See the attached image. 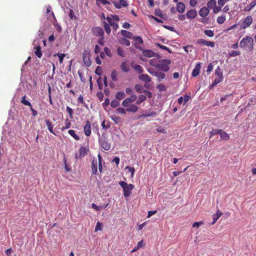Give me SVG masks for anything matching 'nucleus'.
<instances>
[{
  "label": "nucleus",
  "instance_id": "1",
  "mask_svg": "<svg viewBox=\"0 0 256 256\" xmlns=\"http://www.w3.org/2000/svg\"><path fill=\"white\" fill-rule=\"evenodd\" d=\"M240 46L242 48L248 49L252 51L254 48V40L252 38L246 36L240 42Z\"/></svg>",
  "mask_w": 256,
  "mask_h": 256
},
{
  "label": "nucleus",
  "instance_id": "2",
  "mask_svg": "<svg viewBox=\"0 0 256 256\" xmlns=\"http://www.w3.org/2000/svg\"><path fill=\"white\" fill-rule=\"evenodd\" d=\"M119 184L123 189L124 196V197H128L132 194V190L134 188V186L132 184H128L124 181L119 182Z\"/></svg>",
  "mask_w": 256,
  "mask_h": 256
},
{
  "label": "nucleus",
  "instance_id": "3",
  "mask_svg": "<svg viewBox=\"0 0 256 256\" xmlns=\"http://www.w3.org/2000/svg\"><path fill=\"white\" fill-rule=\"evenodd\" d=\"M171 63V60L168 59H164L158 61V64L156 68L160 70L166 72L169 70V64Z\"/></svg>",
  "mask_w": 256,
  "mask_h": 256
},
{
  "label": "nucleus",
  "instance_id": "4",
  "mask_svg": "<svg viewBox=\"0 0 256 256\" xmlns=\"http://www.w3.org/2000/svg\"><path fill=\"white\" fill-rule=\"evenodd\" d=\"M26 95L24 96L20 100V102L25 106H30V110L32 112V116L34 117H36L38 115V112L34 110L30 102L28 100H26Z\"/></svg>",
  "mask_w": 256,
  "mask_h": 256
},
{
  "label": "nucleus",
  "instance_id": "5",
  "mask_svg": "<svg viewBox=\"0 0 256 256\" xmlns=\"http://www.w3.org/2000/svg\"><path fill=\"white\" fill-rule=\"evenodd\" d=\"M99 142L101 147L105 150H108L110 148V143L105 137H102L100 138Z\"/></svg>",
  "mask_w": 256,
  "mask_h": 256
},
{
  "label": "nucleus",
  "instance_id": "6",
  "mask_svg": "<svg viewBox=\"0 0 256 256\" xmlns=\"http://www.w3.org/2000/svg\"><path fill=\"white\" fill-rule=\"evenodd\" d=\"M196 44L201 46H206L208 47L214 48V43L212 41H208L202 38L198 39Z\"/></svg>",
  "mask_w": 256,
  "mask_h": 256
},
{
  "label": "nucleus",
  "instance_id": "7",
  "mask_svg": "<svg viewBox=\"0 0 256 256\" xmlns=\"http://www.w3.org/2000/svg\"><path fill=\"white\" fill-rule=\"evenodd\" d=\"M215 74L216 76V77L215 78L214 80V84H218L222 81V80L223 78V74L219 66H218L216 70Z\"/></svg>",
  "mask_w": 256,
  "mask_h": 256
},
{
  "label": "nucleus",
  "instance_id": "8",
  "mask_svg": "<svg viewBox=\"0 0 256 256\" xmlns=\"http://www.w3.org/2000/svg\"><path fill=\"white\" fill-rule=\"evenodd\" d=\"M83 62L86 66H90L92 62L90 60V53L88 50H85L83 53Z\"/></svg>",
  "mask_w": 256,
  "mask_h": 256
},
{
  "label": "nucleus",
  "instance_id": "9",
  "mask_svg": "<svg viewBox=\"0 0 256 256\" xmlns=\"http://www.w3.org/2000/svg\"><path fill=\"white\" fill-rule=\"evenodd\" d=\"M252 16H247L244 18V21L242 22L241 24L240 28L242 30L246 29V28L248 27L252 24Z\"/></svg>",
  "mask_w": 256,
  "mask_h": 256
},
{
  "label": "nucleus",
  "instance_id": "10",
  "mask_svg": "<svg viewBox=\"0 0 256 256\" xmlns=\"http://www.w3.org/2000/svg\"><path fill=\"white\" fill-rule=\"evenodd\" d=\"M137 98L138 97L136 94L132 95L130 97L128 98L123 100L122 102V106L124 107L128 106L130 104L136 101Z\"/></svg>",
  "mask_w": 256,
  "mask_h": 256
},
{
  "label": "nucleus",
  "instance_id": "11",
  "mask_svg": "<svg viewBox=\"0 0 256 256\" xmlns=\"http://www.w3.org/2000/svg\"><path fill=\"white\" fill-rule=\"evenodd\" d=\"M112 3L116 8H120L128 6L126 0H120L118 2L116 0H112Z\"/></svg>",
  "mask_w": 256,
  "mask_h": 256
},
{
  "label": "nucleus",
  "instance_id": "12",
  "mask_svg": "<svg viewBox=\"0 0 256 256\" xmlns=\"http://www.w3.org/2000/svg\"><path fill=\"white\" fill-rule=\"evenodd\" d=\"M84 130L86 136H89L92 133L91 124L89 120H86L84 126Z\"/></svg>",
  "mask_w": 256,
  "mask_h": 256
},
{
  "label": "nucleus",
  "instance_id": "13",
  "mask_svg": "<svg viewBox=\"0 0 256 256\" xmlns=\"http://www.w3.org/2000/svg\"><path fill=\"white\" fill-rule=\"evenodd\" d=\"M133 40H134V46L136 48L141 50L140 45L143 44V40L140 36H134Z\"/></svg>",
  "mask_w": 256,
  "mask_h": 256
},
{
  "label": "nucleus",
  "instance_id": "14",
  "mask_svg": "<svg viewBox=\"0 0 256 256\" xmlns=\"http://www.w3.org/2000/svg\"><path fill=\"white\" fill-rule=\"evenodd\" d=\"M94 34L98 36H102L104 32L102 28L100 27H95L92 30Z\"/></svg>",
  "mask_w": 256,
  "mask_h": 256
},
{
  "label": "nucleus",
  "instance_id": "15",
  "mask_svg": "<svg viewBox=\"0 0 256 256\" xmlns=\"http://www.w3.org/2000/svg\"><path fill=\"white\" fill-rule=\"evenodd\" d=\"M138 79L145 82H150L152 80V78L150 76L147 74H141L138 76Z\"/></svg>",
  "mask_w": 256,
  "mask_h": 256
},
{
  "label": "nucleus",
  "instance_id": "16",
  "mask_svg": "<svg viewBox=\"0 0 256 256\" xmlns=\"http://www.w3.org/2000/svg\"><path fill=\"white\" fill-rule=\"evenodd\" d=\"M130 65L138 73L142 74L144 72L143 68L140 65L136 64L134 62H132Z\"/></svg>",
  "mask_w": 256,
  "mask_h": 256
},
{
  "label": "nucleus",
  "instance_id": "17",
  "mask_svg": "<svg viewBox=\"0 0 256 256\" xmlns=\"http://www.w3.org/2000/svg\"><path fill=\"white\" fill-rule=\"evenodd\" d=\"M106 20L110 25L112 26L114 30H116L118 29V24L116 23V22L113 21L111 17L107 16Z\"/></svg>",
  "mask_w": 256,
  "mask_h": 256
},
{
  "label": "nucleus",
  "instance_id": "18",
  "mask_svg": "<svg viewBox=\"0 0 256 256\" xmlns=\"http://www.w3.org/2000/svg\"><path fill=\"white\" fill-rule=\"evenodd\" d=\"M91 168L92 174H96L98 172V160L96 159H93L92 163Z\"/></svg>",
  "mask_w": 256,
  "mask_h": 256
},
{
  "label": "nucleus",
  "instance_id": "19",
  "mask_svg": "<svg viewBox=\"0 0 256 256\" xmlns=\"http://www.w3.org/2000/svg\"><path fill=\"white\" fill-rule=\"evenodd\" d=\"M45 122L50 132L54 135H56L54 130V125L52 122H51L50 120H46Z\"/></svg>",
  "mask_w": 256,
  "mask_h": 256
},
{
  "label": "nucleus",
  "instance_id": "20",
  "mask_svg": "<svg viewBox=\"0 0 256 256\" xmlns=\"http://www.w3.org/2000/svg\"><path fill=\"white\" fill-rule=\"evenodd\" d=\"M200 62H198L192 70V75L193 76H197L200 74Z\"/></svg>",
  "mask_w": 256,
  "mask_h": 256
},
{
  "label": "nucleus",
  "instance_id": "21",
  "mask_svg": "<svg viewBox=\"0 0 256 256\" xmlns=\"http://www.w3.org/2000/svg\"><path fill=\"white\" fill-rule=\"evenodd\" d=\"M176 6V10L180 13H182L184 12L186 7L184 4L182 2H178Z\"/></svg>",
  "mask_w": 256,
  "mask_h": 256
},
{
  "label": "nucleus",
  "instance_id": "22",
  "mask_svg": "<svg viewBox=\"0 0 256 256\" xmlns=\"http://www.w3.org/2000/svg\"><path fill=\"white\" fill-rule=\"evenodd\" d=\"M142 52L144 56L148 58L153 57L155 55L154 52L150 50H144Z\"/></svg>",
  "mask_w": 256,
  "mask_h": 256
},
{
  "label": "nucleus",
  "instance_id": "23",
  "mask_svg": "<svg viewBox=\"0 0 256 256\" xmlns=\"http://www.w3.org/2000/svg\"><path fill=\"white\" fill-rule=\"evenodd\" d=\"M209 10L206 7L202 8L199 11V14L202 17H205L208 15Z\"/></svg>",
  "mask_w": 256,
  "mask_h": 256
},
{
  "label": "nucleus",
  "instance_id": "24",
  "mask_svg": "<svg viewBox=\"0 0 256 256\" xmlns=\"http://www.w3.org/2000/svg\"><path fill=\"white\" fill-rule=\"evenodd\" d=\"M197 15L196 11L194 10H190L186 13V16L190 19L194 18Z\"/></svg>",
  "mask_w": 256,
  "mask_h": 256
},
{
  "label": "nucleus",
  "instance_id": "25",
  "mask_svg": "<svg viewBox=\"0 0 256 256\" xmlns=\"http://www.w3.org/2000/svg\"><path fill=\"white\" fill-rule=\"evenodd\" d=\"M126 108H126V111L129 112H136L138 110V106L135 104H130V105L129 104L128 106H127Z\"/></svg>",
  "mask_w": 256,
  "mask_h": 256
},
{
  "label": "nucleus",
  "instance_id": "26",
  "mask_svg": "<svg viewBox=\"0 0 256 256\" xmlns=\"http://www.w3.org/2000/svg\"><path fill=\"white\" fill-rule=\"evenodd\" d=\"M120 34L122 36H124L125 38L133 39L132 34L128 31H127L126 30H122L120 32Z\"/></svg>",
  "mask_w": 256,
  "mask_h": 256
},
{
  "label": "nucleus",
  "instance_id": "27",
  "mask_svg": "<svg viewBox=\"0 0 256 256\" xmlns=\"http://www.w3.org/2000/svg\"><path fill=\"white\" fill-rule=\"evenodd\" d=\"M256 5V0H254L244 8L245 12L250 11Z\"/></svg>",
  "mask_w": 256,
  "mask_h": 256
},
{
  "label": "nucleus",
  "instance_id": "28",
  "mask_svg": "<svg viewBox=\"0 0 256 256\" xmlns=\"http://www.w3.org/2000/svg\"><path fill=\"white\" fill-rule=\"evenodd\" d=\"M219 134L222 140H228L230 139L229 135L222 130H220V132Z\"/></svg>",
  "mask_w": 256,
  "mask_h": 256
},
{
  "label": "nucleus",
  "instance_id": "29",
  "mask_svg": "<svg viewBox=\"0 0 256 256\" xmlns=\"http://www.w3.org/2000/svg\"><path fill=\"white\" fill-rule=\"evenodd\" d=\"M155 76L158 78V82H161L165 78L166 74L164 72L157 71Z\"/></svg>",
  "mask_w": 256,
  "mask_h": 256
},
{
  "label": "nucleus",
  "instance_id": "30",
  "mask_svg": "<svg viewBox=\"0 0 256 256\" xmlns=\"http://www.w3.org/2000/svg\"><path fill=\"white\" fill-rule=\"evenodd\" d=\"M71 125H72V123H71L70 121L68 118H66L65 120L64 126H62L60 128V130L62 131H64L65 130L70 128L71 126Z\"/></svg>",
  "mask_w": 256,
  "mask_h": 256
},
{
  "label": "nucleus",
  "instance_id": "31",
  "mask_svg": "<svg viewBox=\"0 0 256 256\" xmlns=\"http://www.w3.org/2000/svg\"><path fill=\"white\" fill-rule=\"evenodd\" d=\"M146 96L144 94H140L138 96V100L136 101V104L138 105L140 104L142 102H144L146 100Z\"/></svg>",
  "mask_w": 256,
  "mask_h": 256
},
{
  "label": "nucleus",
  "instance_id": "32",
  "mask_svg": "<svg viewBox=\"0 0 256 256\" xmlns=\"http://www.w3.org/2000/svg\"><path fill=\"white\" fill-rule=\"evenodd\" d=\"M120 68L124 72H128L130 70L129 66L126 62H123L122 63Z\"/></svg>",
  "mask_w": 256,
  "mask_h": 256
},
{
  "label": "nucleus",
  "instance_id": "33",
  "mask_svg": "<svg viewBox=\"0 0 256 256\" xmlns=\"http://www.w3.org/2000/svg\"><path fill=\"white\" fill-rule=\"evenodd\" d=\"M111 118L116 124L120 125L122 123V119L119 116H111Z\"/></svg>",
  "mask_w": 256,
  "mask_h": 256
},
{
  "label": "nucleus",
  "instance_id": "34",
  "mask_svg": "<svg viewBox=\"0 0 256 256\" xmlns=\"http://www.w3.org/2000/svg\"><path fill=\"white\" fill-rule=\"evenodd\" d=\"M87 149L84 146H81L79 149L80 156L84 157L87 154Z\"/></svg>",
  "mask_w": 256,
  "mask_h": 256
},
{
  "label": "nucleus",
  "instance_id": "35",
  "mask_svg": "<svg viewBox=\"0 0 256 256\" xmlns=\"http://www.w3.org/2000/svg\"><path fill=\"white\" fill-rule=\"evenodd\" d=\"M216 5V0H210L207 3L208 8L213 9Z\"/></svg>",
  "mask_w": 256,
  "mask_h": 256
},
{
  "label": "nucleus",
  "instance_id": "36",
  "mask_svg": "<svg viewBox=\"0 0 256 256\" xmlns=\"http://www.w3.org/2000/svg\"><path fill=\"white\" fill-rule=\"evenodd\" d=\"M35 51H34V54H35L38 58H41L42 56V51H41V48L40 46H36V48H35Z\"/></svg>",
  "mask_w": 256,
  "mask_h": 256
},
{
  "label": "nucleus",
  "instance_id": "37",
  "mask_svg": "<svg viewBox=\"0 0 256 256\" xmlns=\"http://www.w3.org/2000/svg\"><path fill=\"white\" fill-rule=\"evenodd\" d=\"M144 246V242L142 240L138 242L137 246H135L134 249L132 250V252H134L138 250L139 248L142 247Z\"/></svg>",
  "mask_w": 256,
  "mask_h": 256
},
{
  "label": "nucleus",
  "instance_id": "38",
  "mask_svg": "<svg viewBox=\"0 0 256 256\" xmlns=\"http://www.w3.org/2000/svg\"><path fill=\"white\" fill-rule=\"evenodd\" d=\"M134 88H135V90H136V92H137L138 93H142V92L144 93V92L145 90L144 89L143 86L139 84H136L135 86H134Z\"/></svg>",
  "mask_w": 256,
  "mask_h": 256
},
{
  "label": "nucleus",
  "instance_id": "39",
  "mask_svg": "<svg viewBox=\"0 0 256 256\" xmlns=\"http://www.w3.org/2000/svg\"><path fill=\"white\" fill-rule=\"evenodd\" d=\"M68 133L76 140H80V137L76 134L75 131L73 130H70L68 131Z\"/></svg>",
  "mask_w": 256,
  "mask_h": 256
},
{
  "label": "nucleus",
  "instance_id": "40",
  "mask_svg": "<svg viewBox=\"0 0 256 256\" xmlns=\"http://www.w3.org/2000/svg\"><path fill=\"white\" fill-rule=\"evenodd\" d=\"M124 97L125 94L123 92H118L116 94V98L118 100H121Z\"/></svg>",
  "mask_w": 256,
  "mask_h": 256
},
{
  "label": "nucleus",
  "instance_id": "41",
  "mask_svg": "<svg viewBox=\"0 0 256 256\" xmlns=\"http://www.w3.org/2000/svg\"><path fill=\"white\" fill-rule=\"evenodd\" d=\"M104 28L106 31V32L107 34H110L111 32V29L110 28V25L109 24H107L106 22H104Z\"/></svg>",
  "mask_w": 256,
  "mask_h": 256
},
{
  "label": "nucleus",
  "instance_id": "42",
  "mask_svg": "<svg viewBox=\"0 0 256 256\" xmlns=\"http://www.w3.org/2000/svg\"><path fill=\"white\" fill-rule=\"evenodd\" d=\"M117 54L118 56L122 57L126 56V52L124 50H122L120 47H118L117 48Z\"/></svg>",
  "mask_w": 256,
  "mask_h": 256
},
{
  "label": "nucleus",
  "instance_id": "43",
  "mask_svg": "<svg viewBox=\"0 0 256 256\" xmlns=\"http://www.w3.org/2000/svg\"><path fill=\"white\" fill-rule=\"evenodd\" d=\"M98 170L100 173L102 172V158L101 156L99 154L98 155Z\"/></svg>",
  "mask_w": 256,
  "mask_h": 256
},
{
  "label": "nucleus",
  "instance_id": "44",
  "mask_svg": "<svg viewBox=\"0 0 256 256\" xmlns=\"http://www.w3.org/2000/svg\"><path fill=\"white\" fill-rule=\"evenodd\" d=\"M156 112H146L142 115V117H149L150 116H156Z\"/></svg>",
  "mask_w": 256,
  "mask_h": 256
},
{
  "label": "nucleus",
  "instance_id": "45",
  "mask_svg": "<svg viewBox=\"0 0 256 256\" xmlns=\"http://www.w3.org/2000/svg\"><path fill=\"white\" fill-rule=\"evenodd\" d=\"M120 44L125 45L126 46H129L130 44V42L128 40H127L125 38H122L120 40Z\"/></svg>",
  "mask_w": 256,
  "mask_h": 256
},
{
  "label": "nucleus",
  "instance_id": "46",
  "mask_svg": "<svg viewBox=\"0 0 256 256\" xmlns=\"http://www.w3.org/2000/svg\"><path fill=\"white\" fill-rule=\"evenodd\" d=\"M66 110L67 112L69 114L70 118L72 119L73 118V114H74V110H73L70 108V106H67L66 108Z\"/></svg>",
  "mask_w": 256,
  "mask_h": 256
},
{
  "label": "nucleus",
  "instance_id": "47",
  "mask_svg": "<svg viewBox=\"0 0 256 256\" xmlns=\"http://www.w3.org/2000/svg\"><path fill=\"white\" fill-rule=\"evenodd\" d=\"M111 78L113 81H116L118 80V74L116 70H113L111 74Z\"/></svg>",
  "mask_w": 256,
  "mask_h": 256
},
{
  "label": "nucleus",
  "instance_id": "48",
  "mask_svg": "<svg viewBox=\"0 0 256 256\" xmlns=\"http://www.w3.org/2000/svg\"><path fill=\"white\" fill-rule=\"evenodd\" d=\"M149 64L150 66H155L156 68L158 64V61L157 60L153 58L150 60Z\"/></svg>",
  "mask_w": 256,
  "mask_h": 256
},
{
  "label": "nucleus",
  "instance_id": "49",
  "mask_svg": "<svg viewBox=\"0 0 256 256\" xmlns=\"http://www.w3.org/2000/svg\"><path fill=\"white\" fill-rule=\"evenodd\" d=\"M96 4L98 6H100L101 4L105 5L106 4H110V2L107 0H96Z\"/></svg>",
  "mask_w": 256,
  "mask_h": 256
},
{
  "label": "nucleus",
  "instance_id": "50",
  "mask_svg": "<svg viewBox=\"0 0 256 256\" xmlns=\"http://www.w3.org/2000/svg\"><path fill=\"white\" fill-rule=\"evenodd\" d=\"M220 129H213L211 132H210V137L216 134H219L220 132Z\"/></svg>",
  "mask_w": 256,
  "mask_h": 256
},
{
  "label": "nucleus",
  "instance_id": "51",
  "mask_svg": "<svg viewBox=\"0 0 256 256\" xmlns=\"http://www.w3.org/2000/svg\"><path fill=\"white\" fill-rule=\"evenodd\" d=\"M204 33L206 35L209 37H212L214 36V32L212 30H206L204 31Z\"/></svg>",
  "mask_w": 256,
  "mask_h": 256
},
{
  "label": "nucleus",
  "instance_id": "52",
  "mask_svg": "<svg viewBox=\"0 0 256 256\" xmlns=\"http://www.w3.org/2000/svg\"><path fill=\"white\" fill-rule=\"evenodd\" d=\"M226 20V17L224 16H218L216 21L219 24H223Z\"/></svg>",
  "mask_w": 256,
  "mask_h": 256
},
{
  "label": "nucleus",
  "instance_id": "53",
  "mask_svg": "<svg viewBox=\"0 0 256 256\" xmlns=\"http://www.w3.org/2000/svg\"><path fill=\"white\" fill-rule=\"evenodd\" d=\"M240 54V51H234L232 50L229 52V55L232 57L236 56H239Z\"/></svg>",
  "mask_w": 256,
  "mask_h": 256
},
{
  "label": "nucleus",
  "instance_id": "54",
  "mask_svg": "<svg viewBox=\"0 0 256 256\" xmlns=\"http://www.w3.org/2000/svg\"><path fill=\"white\" fill-rule=\"evenodd\" d=\"M56 55L58 56L60 62V64L62 63L64 58V56H66L65 54L58 52V53L56 54Z\"/></svg>",
  "mask_w": 256,
  "mask_h": 256
},
{
  "label": "nucleus",
  "instance_id": "55",
  "mask_svg": "<svg viewBox=\"0 0 256 256\" xmlns=\"http://www.w3.org/2000/svg\"><path fill=\"white\" fill-rule=\"evenodd\" d=\"M120 104L119 102L116 100H112L110 102V106L112 108H116Z\"/></svg>",
  "mask_w": 256,
  "mask_h": 256
},
{
  "label": "nucleus",
  "instance_id": "56",
  "mask_svg": "<svg viewBox=\"0 0 256 256\" xmlns=\"http://www.w3.org/2000/svg\"><path fill=\"white\" fill-rule=\"evenodd\" d=\"M126 170H128V172H130L131 173L132 177L133 178L134 174L135 172V169L134 167H130L129 166H126Z\"/></svg>",
  "mask_w": 256,
  "mask_h": 256
},
{
  "label": "nucleus",
  "instance_id": "57",
  "mask_svg": "<svg viewBox=\"0 0 256 256\" xmlns=\"http://www.w3.org/2000/svg\"><path fill=\"white\" fill-rule=\"evenodd\" d=\"M160 91H165L166 90V86L163 84H159L156 86Z\"/></svg>",
  "mask_w": 256,
  "mask_h": 256
},
{
  "label": "nucleus",
  "instance_id": "58",
  "mask_svg": "<svg viewBox=\"0 0 256 256\" xmlns=\"http://www.w3.org/2000/svg\"><path fill=\"white\" fill-rule=\"evenodd\" d=\"M157 46L160 48L161 49H162V50H166L168 52L170 53H172V51L170 50L169 48H168V47H166V46H164V45H162V44H157Z\"/></svg>",
  "mask_w": 256,
  "mask_h": 256
},
{
  "label": "nucleus",
  "instance_id": "59",
  "mask_svg": "<svg viewBox=\"0 0 256 256\" xmlns=\"http://www.w3.org/2000/svg\"><path fill=\"white\" fill-rule=\"evenodd\" d=\"M104 51L106 54L109 57H111L112 56V54L111 50L108 47H105L104 48Z\"/></svg>",
  "mask_w": 256,
  "mask_h": 256
},
{
  "label": "nucleus",
  "instance_id": "60",
  "mask_svg": "<svg viewBox=\"0 0 256 256\" xmlns=\"http://www.w3.org/2000/svg\"><path fill=\"white\" fill-rule=\"evenodd\" d=\"M102 230V224L100 222H98L96 228H95V232H97L98 230Z\"/></svg>",
  "mask_w": 256,
  "mask_h": 256
},
{
  "label": "nucleus",
  "instance_id": "61",
  "mask_svg": "<svg viewBox=\"0 0 256 256\" xmlns=\"http://www.w3.org/2000/svg\"><path fill=\"white\" fill-rule=\"evenodd\" d=\"M120 114H124L126 111V109L119 107L116 110Z\"/></svg>",
  "mask_w": 256,
  "mask_h": 256
},
{
  "label": "nucleus",
  "instance_id": "62",
  "mask_svg": "<svg viewBox=\"0 0 256 256\" xmlns=\"http://www.w3.org/2000/svg\"><path fill=\"white\" fill-rule=\"evenodd\" d=\"M95 73L98 76H101L102 74V68L100 66H98L95 70Z\"/></svg>",
  "mask_w": 256,
  "mask_h": 256
},
{
  "label": "nucleus",
  "instance_id": "63",
  "mask_svg": "<svg viewBox=\"0 0 256 256\" xmlns=\"http://www.w3.org/2000/svg\"><path fill=\"white\" fill-rule=\"evenodd\" d=\"M92 208L96 211H99L100 209L102 208V206H98L94 203L92 204Z\"/></svg>",
  "mask_w": 256,
  "mask_h": 256
},
{
  "label": "nucleus",
  "instance_id": "64",
  "mask_svg": "<svg viewBox=\"0 0 256 256\" xmlns=\"http://www.w3.org/2000/svg\"><path fill=\"white\" fill-rule=\"evenodd\" d=\"M212 10H213V12L214 14H216L221 10L222 7L221 6H217L216 5L215 6V7Z\"/></svg>",
  "mask_w": 256,
  "mask_h": 256
}]
</instances>
